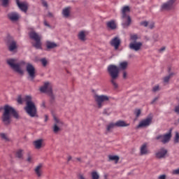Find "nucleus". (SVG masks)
<instances>
[{
  "label": "nucleus",
  "mask_w": 179,
  "mask_h": 179,
  "mask_svg": "<svg viewBox=\"0 0 179 179\" xmlns=\"http://www.w3.org/2000/svg\"><path fill=\"white\" fill-rule=\"evenodd\" d=\"M3 109V113L1 116V120L4 124L8 125L10 124L11 115H13L15 119L19 118V115L17 112L10 106L5 105Z\"/></svg>",
  "instance_id": "f257e3e1"
},
{
  "label": "nucleus",
  "mask_w": 179,
  "mask_h": 179,
  "mask_svg": "<svg viewBox=\"0 0 179 179\" xmlns=\"http://www.w3.org/2000/svg\"><path fill=\"white\" fill-rule=\"evenodd\" d=\"M31 100H32L31 96H25L24 101L27 103V106L25 108V110H26L27 114L31 117H34L36 115L37 109L35 106V103H34Z\"/></svg>",
  "instance_id": "f03ea898"
},
{
  "label": "nucleus",
  "mask_w": 179,
  "mask_h": 179,
  "mask_svg": "<svg viewBox=\"0 0 179 179\" xmlns=\"http://www.w3.org/2000/svg\"><path fill=\"white\" fill-rule=\"evenodd\" d=\"M130 8L128 6H125L122 9V27L123 28H128L131 25V18L129 15Z\"/></svg>",
  "instance_id": "7ed1b4c3"
},
{
  "label": "nucleus",
  "mask_w": 179,
  "mask_h": 179,
  "mask_svg": "<svg viewBox=\"0 0 179 179\" xmlns=\"http://www.w3.org/2000/svg\"><path fill=\"white\" fill-rule=\"evenodd\" d=\"M108 72L111 77L112 85H113L114 88L117 89L118 87V85L115 82V79H117V78L118 77L119 68L114 64H110L108 67Z\"/></svg>",
  "instance_id": "20e7f679"
},
{
  "label": "nucleus",
  "mask_w": 179,
  "mask_h": 179,
  "mask_svg": "<svg viewBox=\"0 0 179 179\" xmlns=\"http://www.w3.org/2000/svg\"><path fill=\"white\" fill-rule=\"evenodd\" d=\"M7 64H8L10 68L15 71V72H17L19 73H23V71L22 70L20 66L22 63H17V60L15 59H9L6 60Z\"/></svg>",
  "instance_id": "39448f33"
},
{
  "label": "nucleus",
  "mask_w": 179,
  "mask_h": 179,
  "mask_svg": "<svg viewBox=\"0 0 179 179\" xmlns=\"http://www.w3.org/2000/svg\"><path fill=\"white\" fill-rule=\"evenodd\" d=\"M29 38L35 41V43H32V45L35 47L36 49H41V36H39L37 33L32 31L29 32Z\"/></svg>",
  "instance_id": "423d86ee"
},
{
  "label": "nucleus",
  "mask_w": 179,
  "mask_h": 179,
  "mask_svg": "<svg viewBox=\"0 0 179 179\" xmlns=\"http://www.w3.org/2000/svg\"><path fill=\"white\" fill-rule=\"evenodd\" d=\"M94 99L97 105V108L99 109L102 108L104 103L109 100V97L107 95H103V94H101V95L95 94L94 96Z\"/></svg>",
  "instance_id": "0eeeda50"
},
{
  "label": "nucleus",
  "mask_w": 179,
  "mask_h": 179,
  "mask_svg": "<svg viewBox=\"0 0 179 179\" xmlns=\"http://www.w3.org/2000/svg\"><path fill=\"white\" fill-rule=\"evenodd\" d=\"M171 136V130H170L167 134L156 136L155 139L159 141L163 144H166L170 141Z\"/></svg>",
  "instance_id": "6e6552de"
},
{
  "label": "nucleus",
  "mask_w": 179,
  "mask_h": 179,
  "mask_svg": "<svg viewBox=\"0 0 179 179\" xmlns=\"http://www.w3.org/2000/svg\"><path fill=\"white\" fill-rule=\"evenodd\" d=\"M40 91L42 93H46L50 96H52V85L49 82L45 83L44 85L40 88Z\"/></svg>",
  "instance_id": "1a4fd4ad"
},
{
  "label": "nucleus",
  "mask_w": 179,
  "mask_h": 179,
  "mask_svg": "<svg viewBox=\"0 0 179 179\" xmlns=\"http://www.w3.org/2000/svg\"><path fill=\"white\" fill-rule=\"evenodd\" d=\"M54 120H55V124L53 126V131L55 134H57L60 131L59 127L62 126L64 123L57 116H54Z\"/></svg>",
  "instance_id": "9d476101"
},
{
  "label": "nucleus",
  "mask_w": 179,
  "mask_h": 179,
  "mask_svg": "<svg viewBox=\"0 0 179 179\" xmlns=\"http://www.w3.org/2000/svg\"><path fill=\"white\" fill-rule=\"evenodd\" d=\"M27 72L28 73L29 77L31 78V80H34V79L36 77V69L34 68V66L31 64H27Z\"/></svg>",
  "instance_id": "9b49d317"
},
{
  "label": "nucleus",
  "mask_w": 179,
  "mask_h": 179,
  "mask_svg": "<svg viewBox=\"0 0 179 179\" xmlns=\"http://www.w3.org/2000/svg\"><path fill=\"white\" fill-rule=\"evenodd\" d=\"M176 0H169L166 3L162 4L161 10H170L174 6V3Z\"/></svg>",
  "instance_id": "f8f14e48"
},
{
  "label": "nucleus",
  "mask_w": 179,
  "mask_h": 179,
  "mask_svg": "<svg viewBox=\"0 0 179 179\" xmlns=\"http://www.w3.org/2000/svg\"><path fill=\"white\" fill-rule=\"evenodd\" d=\"M143 46L142 42H131L129 45V48L136 52L139 51Z\"/></svg>",
  "instance_id": "ddd939ff"
},
{
  "label": "nucleus",
  "mask_w": 179,
  "mask_h": 179,
  "mask_svg": "<svg viewBox=\"0 0 179 179\" xmlns=\"http://www.w3.org/2000/svg\"><path fill=\"white\" fill-rule=\"evenodd\" d=\"M120 44H121V40L120 39L119 37H117V36L113 38V39H111V41H110V45L111 46H113L115 50H117L119 48Z\"/></svg>",
  "instance_id": "4468645a"
},
{
  "label": "nucleus",
  "mask_w": 179,
  "mask_h": 179,
  "mask_svg": "<svg viewBox=\"0 0 179 179\" xmlns=\"http://www.w3.org/2000/svg\"><path fill=\"white\" fill-rule=\"evenodd\" d=\"M7 17L12 22H17L20 19V15L18 13L12 12L7 14Z\"/></svg>",
  "instance_id": "2eb2a0df"
},
{
  "label": "nucleus",
  "mask_w": 179,
  "mask_h": 179,
  "mask_svg": "<svg viewBox=\"0 0 179 179\" xmlns=\"http://www.w3.org/2000/svg\"><path fill=\"white\" fill-rule=\"evenodd\" d=\"M150 124H152V117H147L146 119L142 120L139 124L137 126V128H142V127H146L150 125Z\"/></svg>",
  "instance_id": "dca6fc26"
},
{
  "label": "nucleus",
  "mask_w": 179,
  "mask_h": 179,
  "mask_svg": "<svg viewBox=\"0 0 179 179\" xmlns=\"http://www.w3.org/2000/svg\"><path fill=\"white\" fill-rule=\"evenodd\" d=\"M167 153L168 150L162 148L155 154V157L157 159H163L166 157Z\"/></svg>",
  "instance_id": "f3484780"
},
{
  "label": "nucleus",
  "mask_w": 179,
  "mask_h": 179,
  "mask_svg": "<svg viewBox=\"0 0 179 179\" xmlns=\"http://www.w3.org/2000/svg\"><path fill=\"white\" fill-rule=\"evenodd\" d=\"M16 3L20 9L23 12L27 13L28 8L25 3H20V0H16Z\"/></svg>",
  "instance_id": "a211bd4d"
},
{
  "label": "nucleus",
  "mask_w": 179,
  "mask_h": 179,
  "mask_svg": "<svg viewBox=\"0 0 179 179\" xmlns=\"http://www.w3.org/2000/svg\"><path fill=\"white\" fill-rule=\"evenodd\" d=\"M71 7L69 6L63 9L62 14H63V16L64 17V18H69V16H71Z\"/></svg>",
  "instance_id": "6ab92c4d"
},
{
  "label": "nucleus",
  "mask_w": 179,
  "mask_h": 179,
  "mask_svg": "<svg viewBox=\"0 0 179 179\" xmlns=\"http://www.w3.org/2000/svg\"><path fill=\"white\" fill-rule=\"evenodd\" d=\"M140 25L144 27H148L150 29H153L155 27V23H149L147 21H143L140 22Z\"/></svg>",
  "instance_id": "aec40b11"
},
{
  "label": "nucleus",
  "mask_w": 179,
  "mask_h": 179,
  "mask_svg": "<svg viewBox=\"0 0 179 179\" xmlns=\"http://www.w3.org/2000/svg\"><path fill=\"white\" fill-rule=\"evenodd\" d=\"M33 145L34 146H35V149H41L44 146L43 140V139L37 140L33 142Z\"/></svg>",
  "instance_id": "412c9836"
},
{
  "label": "nucleus",
  "mask_w": 179,
  "mask_h": 179,
  "mask_svg": "<svg viewBox=\"0 0 179 179\" xmlns=\"http://www.w3.org/2000/svg\"><path fill=\"white\" fill-rule=\"evenodd\" d=\"M140 153L141 155H146L149 153V151L147 148V143H144L141 146Z\"/></svg>",
  "instance_id": "4be33fe9"
},
{
  "label": "nucleus",
  "mask_w": 179,
  "mask_h": 179,
  "mask_svg": "<svg viewBox=\"0 0 179 179\" xmlns=\"http://www.w3.org/2000/svg\"><path fill=\"white\" fill-rule=\"evenodd\" d=\"M107 27L110 30H115L117 29V24L115 21L112 20L106 23Z\"/></svg>",
  "instance_id": "5701e85b"
},
{
  "label": "nucleus",
  "mask_w": 179,
  "mask_h": 179,
  "mask_svg": "<svg viewBox=\"0 0 179 179\" xmlns=\"http://www.w3.org/2000/svg\"><path fill=\"white\" fill-rule=\"evenodd\" d=\"M115 127H129L130 124L126 123L125 121L119 120L115 123Z\"/></svg>",
  "instance_id": "b1692460"
},
{
  "label": "nucleus",
  "mask_w": 179,
  "mask_h": 179,
  "mask_svg": "<svg viewBox=\"0 0 179 179\" xmlns=\"http://www.w3.org/2000/svg\"><path fill=\"white\" fill-rule=\"evenodd\" d=\"M9 50L10 52H13L17 48V42L15 41H12L8 46Z\"/></svg>",
  "instance_id": "393cba45"
},
{
  "label": "nucleus",
  "mask_w": 179,
  "mask_h": 179,
  "mask_svg": "<svg viewBox=\"0 0 179 179\" xmlns=\"http://www.w3.org/2000/svg\"><path fill=\"white\" fill-rule=\"evenodd\" d=\"M108 159L109 162H115V164H117L120 160V157L117 155H108Z\"/></svg>",
  "instance_id": "a878e982"
},
{
  "label": "nucleus",
  "mask_w": 179,
  "mask_h": 179,
  "mask_svg": "<svg viewBox=\"0 0 179 179\" xmlns=\"http://www.w3.org/2000/svg\"><path fill=\"white\" fill-rule=\"evenodd\" d=\"M46 47L48 49H52V48L57 47V44L54 42L47 41Z\"/></svg>",
  "instance_id": "bb28decb"
},
{
  "label": "nucleus",
  "mask_w": 179,
  "mask_h": 179,
  "mask_svg": "<svg viewBox=\"0 0 179 179\" xmlns=\"http://www.w3.org/2000/svg\"><path fill=\"white\" fill-rule=\"evenodd\" d=\"M78 38L82 41H85L86 40V34L85 32L82 31L78 34Z\"/></svg>",
  "instance_id": "cd10ccee"
},
{
  "label": "nucleus",
  "mask_w": 179,
  "mask_h": 179,
  "mask_svg": "<svg viewBox=\"0 0 179 179\" xmlns=\"http://www.w3.org/2000/svg\"><path fill=\"white\" fill-rule=\"evenodd\" d=\"M128 67V62H123L120 64V69L121 70H126Z\"/></svg>",
  "instance_id": "c85d7f7f"
},
{
  "label": "nucleus",
  "mask_w": 179,
  "mask_h": 179,
  "mask_svg": "<svg viewBox=\"0 0 179 179\" xmlns=\"http://www.w3.org/2000/svg\"><path fill=\"white\" fill-rule=\"evenodd\" d=\"M43 167L41 164L38 165L36 168H35V173L40 177L41 176V169Z\"/></svg>",
  "instance_id": "c756f323"
},
{
  "label": "nucleus",
  "mask_w": 179,
  "mask_h": 179,
  "mask_svg": "<svg viewBox=\"0 0 179 179\" xmlns=\"http://www.w3.org/2000/svg\"><path fill=\"white\" fill-rule=\"evenodd\" d=\"M116 127L115 123H110L106 128L108 132H110L114 127Z\"/></svg>",
  "instance_id": "7c9ffc66"
},
{
  "label": "nucleus",
  "mask_w": 179,
  "mask_h": 179,
  "mask_svg": "<svg viewBox=\"0 0 179 179\" xmlns=\"http://www.w3.org/2000/svg\"><path fill=\"white\" fill-rule=\"evenodd\" d=\"M92 179H99L100 176L99 173H97V171H92L91 173Z\"/></svg>",
  "instance_id": "2f4dec72"
},
{
  "label": "nucleus",
  "mask_w": 179,
  "mask_h": 179,
  "mask_svg": "<svg viewBox=\"0 0 179 179\" xmlns=\"http://www.w3.org/2000/svg\"><path fill=\"white\" fill-rule=\"evenodd\" d=\"M174 75V73H170L169 76H167L166 77L164 78V83H168L170 80V79L172 78V76Z\"/></svg>",
  "instance_id": "473e14b6"
},
{
  "label": "nucleus",
  "mask_w": 179,
  "mask_h": 179,
  "mask_svg": "<svg viewBox=\"0 0 179 179\" xmlns=\"http://www.w3.org/2000/svg\"><path fill=\"white\" fill-rule=\"evenodd\" d=\"M16 157L18 159H22V157H23V150H17V152H16Z\"/></svg>",
  "instance_id": "72a5a7b5"
},
{
  "label": "nucleus",
  "mask_w": 179,
  "mask_h": 179,
  "mask_svg": "<svg viewBox=\"0 0 179 179\" xmlns=\"http://www.w3.org/2000/svg\"><path fill=\"white\" fill-rule=\"evenodd\" d=\"M138 38H139L138 37V34H130V40L132 41L136 42Z\"/></svg>",
  "instance_id": "f704fd0d"
},
{
  "label": "nucleus",
  "mask_w": 179,
  "mask_h": 179,
  "mask_svg": "<svg viewBox=\"0 0 179 179\" xmlns=\"http://www.w3.org/2000/svg\"><path fill=\"white\" fill-rule=\"evenodd\" d=\"M0 137L5 141H9V138H8L7 135L4 133H1Z\"/></svg>",
  "instance_id": "c9c22d12"
},
{
  "label": "nucleus",
  "mask_w": 179,
  "mask_h": 179,
  "mask_svg": "<svg viewBox=\"0 0 179 179\" xmlns=\"http://www.w3.org/2000/svg\"><path fill=\"white\" fill-rule=\"evenodd\" d=\"M174 143H179V133L178 132H176V136L174 137Z\"/></svg>",
  "instance_id": "e433bc0d"
},
{
  "label": "nucleus",
  "mask_w": 179,
  "mask_h": 179,
  "mask_svg": "<svg viewBox=\"0 0 179 179\" xmlns=\"http://www.w3.org/2000/svg\"><path fill=\"white\" fill-rule=\"evenodd\" d=\"M134 113H135L136 117H138L141 114V109H136Z\"/></svg>",
  "instance_id": "4c0bfd02"
},
{
  "label": "nucleus",
  "mask_w": 179,
  "mask_h": 179,
  "mask_svg": "<svg viewBox=\"0 0 179 179\" xmlns=\"http://www.w3.org/2000/svg\"><path fill=\"white\" fill-rule=\"evenodd\" d=\"M41 62L42 63L43 66L45 67L47 66L48 62L46 59H41Z\"/></svg>",
  "instance_id": "58836bf2"
},
{
  "label": "nucleus",
  "mask_w": 179,
  "mask_h": 179,
  "mask_svg": "<svg viewBox=\"0 0 179 179\" xmlns=\"http://www.w3.org/2000/svg\"><path fill=\"white\" fill-rule=\"evenodd\" d=\"M159 85H155V87H153V88H152V91L154 92H158V91H159Z\"/></svg>",
  "instance_id": "ea45409f"
},
{
  "label": "nucleus",
  "mask_w": 179,
  "mask_h": 179,
  "mask_svg": "<svg viewBox=\"0 0 179 179\" xmlns=\"http://www.w3.org/2000/svg\"><path fill=\"white\" fill-rule=\"evenodd\" d=\"M173 174L176 176H179V168L175 169L173 171Z\"/></svg>",
  "instance_id": "a19ab883"
},
{
  "label": "nucleus",
  "mask_w": 179,
  "mask_h": 179,
  "mask_svg": "<svg viewBox=\"0 0 179 179\" xmlns=\"http://www.w3.org/2000/svg\"><path fill=\"white\" fill-rule=\"evenodd\" d=\"M27 161L28 163H31L32 162V157L30 155V154H28V157L27 159Z\"/></svg>",
  "instance_id": "79ce46f5"
},
{
  "label": "nucleus",
  "mask_w": 179,
  "mask_h": 179,
  "mask_svg": "<svg viewBox=\"0 0 179 179\" xmlns=\"http://www.w3.org/2000/svg\"><path fill=\"white\" fill-rule=\"evenodd\" d=\"M17 101L19 104H22V99L21 96H18L17 97Z\"/></svg>",
  "instance_id": "37998d69"
},
{
  "label": "nucleus",
  "mask_w": 179,
  "mask_h": 179,
  "mask_svg": "<svg viewBox=\"0 0 179 179\" xmlns=\"http://www.w3.org/2000/svg\"><path fill=\"white\" fill-rule=\"evenodd\" d=\"M78 179H86L85 175H84V174H81V173H80V174L78 176Z\"/></svg>",
  "instance_id": "c03bdc74"
},
{
  "label": "nucleus",
  "mask_w": 179,
  "mask_h": 179,
  "mask_svg": "<svg viewBox=\"0 0 179 179\" xmlns=\"http://www.w3.org/2000/svg\"><path fill=\"white\" fill-rule=\"evenodd\" d=\"M42 1V4L45 8H48V3L45 0H41Z\"/></svg>",
  "instance_id": "a18cd8bd"
},
{
  "label": "nucleus",
  "mask_w": 179,
  "mask_h": 179,
  "mask_svg": "<svg viewBox=\"0 0 179 179\" xmlns=\"http://www.w3.org/2000/svg\"><path fill=\"white\" fill-rule=\"evenodd\" d=\"M175 112L179 114V104L176 106L175 108Z\"/></svg>",
  "instance_id": "49530a36"
},
{
  "label": "nucleus",
  "mask_w": 179,
  "mask_h": 179,
  "mask_svg": "<svg viewBox=\"0 0 179 179\" xmlns=\"http://www.w3.org/2000/svg\"><path fill=\"white\" fill-rule=\"evenodd\" d=\"M158 179H166V175H161L159 176Z\"/></svg>",
  "instance_id": "de8ad7c7"
},
{
  "label": "nucleus",
  "mask_w": 179,
  "mask_h": 179,
  "mask_svg": "<svg viewBox=\"0 0 179 179\" xmlns=\"http://www.w3.org/2000/svg\"><path fill=\"white\" fill-rule=\"evenodd\" d=\"M127 77V73L126 71H124V72H123V78H124V79H126Z\"/></svg>",
  "instance_id": "09e8293b"
},
{
  "label": "nucleus",
  "mask_w": 179,
  "mask_h": 179,
  "mask_svg": "<svg viewBox=\"0 0 179 179\" xmlns=\"http://www.w3.org/2000/svg\"><path fill=\"white\" fill-rule=\"evenodd\" d=\"M157 100H158V97H155V98L152 100V101L151 102V104H154V103H155V101H157Z\"/></svg>",
  "instance_id": "8fccbe9b"
},
{
  "label": "nucleus",
  "mask_w": 179,
  "mask_h": 179,
  "mask_svg": "<svg viewBox=\"0 0 179 179\" xmlns=\"http://www.w3.org/2000/svg\"><path fill=\"white\" fill-rule=\"evenodd\" d=\"M166 50V47H163L161 49H159V52H162L163 51Z\"/></svg>",
  "instance_id": "3c124183"
},
{
  "label": "nucleus",
  "mask_w": 179,
  "mask_h": 179,
  "mask_svg": "<svg viewBox=\"0 0 179 179\" xmlns=\"http://www.w3.org/2000/svg\"><path fill=\"white\" fill-rule=\"evenodd\" d=\"M48 121V115H45L44 122H47Z\"/></svg>",
  "instance_id": "603ef678"
},
{
  "label": "nucleus",
  "mask_w": 179,
  "mask_h": 179,
  "mask_svg": "<svg viewBox=\"0 0 179 179\" xmlns=\"http://www.w3.org/2000/svg\"><path fill=\"white\" fill-rule=\"evenodd\" d=\"M48 15L50 17H52V13H48Z\"/></svg>",
  "instance_id": "864d4df0"
},
{
  "label": "nucleus",
  "mask_w": 179,
  "mask_h": 179,
  "mask_svg": "<svg viewBox=\"0 0 179 179\" xmlns=\"http://www.w3.org/2000/svg\"><path fill=\"white\" fill-rule=\"evenodd\" d=\"M44 24H45V26L49 27V24H48V22L46 21L44 22Z\"/></svg>",
  "instance_id": "5fc2aeb1"
},
{
  "label": "nucleus",
  "mask_w": 179,
  "mask_h": 179,
  "mask_svg": "<svg viewBox=\"0 0 179 179\" xmlns=\"http://www.w3.org/2000/svg\"><path fill=\"white\" fill-rule=\"evenodd\" d=\"M42 106H43V108H45V103L43 102Z\"/></svg>",
  "instance_id": "6e6d98bb"
},
{
  "label": "nucleus",
  "mask_w": 179,
  "mask_h": 179,
  "mask_svg": "<svg viewBox=\"0 0 179 179\" xmlns=\"http://www.w3.org/2000/svg\"><path fill=\"white\" fill-rule=\"evenodd\" d=\"M104 179H108V175L107 174L104 175Z\"/></svg>",
  "instance_id": "4d7b16f0"
},
{
  "label": "nucleus",
  "mask_w": 179,
  "mask_h": 179,
  "mask_svg": "<svg viewBox=\"0 0 179 179\" xmlns=\"http://www.w3.org/2000/svg\"><path fill=\"white\" fill-rule=\"evenodd\" d=\"M71 159H72V157H71V156H69L68 160H69V161H71Z\"/></svg>",
  "instance_id": "13d9d810"
},
{
  "label": "nucleus",
  "mask_w": 179,
  "mask_h": 179,
  "mask_svg": "<svg viewBox=\"0 0 179 179\" xmlns=\"http://www.w3.org/2000/svg\"><path fill=\"white\" fill-rule=\"evenodd\" d=\"M77 160H78V162H80V158L78 157V158H77Z\"/></svg>",
  "instance_id": "bf43d9fd"
},
{
  "label": "nucleus",
  "mask_w": 179,
  "mask_h": 179,
  "mask_svg": "<svg viewBox=\"0 0 179 179\" xmlns=\"http://www.w3.org/2000/svg\"><path fill=\"white\" fill-rule=\"evenodd\" d=\"M178 122H179V120H178Z\"/></svg>",
  "instance_id": "052dcab7"
}]
</instances>
